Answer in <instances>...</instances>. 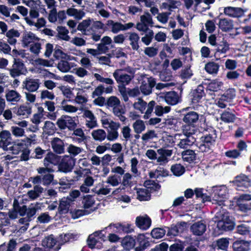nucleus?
Here are the masks:
<instances>
[{"label":"nucleus","mask_w":251,"mask_h":251,"mask_svg":"<svg viewBox=\"0 0 251 251\" xmlns=\"http://www.w3.org/2000/svg\"><path fill=\"white\" fill-rule=\"evenodd\" d=\"M195 142V139L193 136H185V138L181 139L177 146L181 149L187 148L192 146Z\"/></svg>","instance_id":"nucleus-50"},{"label":"nucleus","mask_w":251,"mask_h":251,"mask_svg":"<svg viewBox=\"0 0 251 251\" xmlns=\"http://www.w3.org/2000/svg\"><path fill=\"white\" fill-rule=\"evenodd\" d=\"M91 24V20L90 19L84 20L79 23L77 25V29L81 31V33L84 35H88L89 30L88 29Z\"/></svg>","instance_id":"nucleus-42"},{"label":"nucleus","mask_w":251,"mask_h":251,"mask_svg":"<svg viewBox=\"0 0 251 251\" xmlns=\"http://www.w3.org/2000/svg\"><path fill=\"white\" fill-rule=\"evenodd\" d=\"M109 226H110L111 228H113L116 232L120 233H129L133 230L131 225L128 224L123 225L118 223L113 225L110 224Z\"/></svg>","instance_id":"nucleus-23"},{"label":"nucleus","mask_w":251,"mask_h":251,"mask_svg":"<svg viewBox=\"0 0 251 251\" xmlns=\"http://www.w3.org/2000/svg\"><path fill=\"white\" fill-rule=\"evenodd\" d=\"M70 201L68 199L64 198L60 201L58 206V211L60 214H65L68 212L70 205Z\"/></svg>","instance_id":"nucleus-51"},{"label":"nucleus","mask_w":251,"mask_h":251,"mask_svg":"<svg viewBox=\"0 0 251 251\" xmlns=\"http://www.w3.org/2000/svg\"><path fill=\"white\" fill-rule=\"evenodd\" d=\"M24 144L22 142H12L8 147V151H11L14 154H18L23 148Z\"/></svg>","instance_id":"nucleus-54"},{"label":"nucleus","mask_w":251,"mask_h":251,"mask_svg":"<svg viewBox=\"0 0 251 251\" xmlns=\"http://www.w3.org/2000/svg\"><path fill=\"white\" fill-rule=\"evenodd\" d=\"M91 136L95 141L102 142L106 138V132L103 129H97L92 131Z\"/></svg>","instance_id":"nucleus-41"},{"label":"nucleus","mask_w":251,"mask_h":251,"mask_svg":"<svg viewBox=\"0 0 251 251\" xmlns=\"http://www.w3.org/2000/svg\"><path fill=\"white\" fill-rule=\"evenodd\" d=\"M58 31V37L63 40L68 41L70 40V37L68 35L69 30L63 26H58L57 28Z\"/></svg>","instance_id":"nucleus-61"},{"label":"nucleus","mask_w":251,"mask_h":251,"mask_svg":"<svg viewBox=\"0 0 251 251\" xmlns=\"http://www.w3.org/2000/svg\"><path fill=\"white\" fill-rule=\"evenodd\" d=\"M57 69L62 73L69 72L72 67L70 63L67 61L61 60L57 65Z\"/></svg>","instance_id":"nucleus-63"},{"label":"nucleus","mask_w":251,"mask_h":251,"mask_svg":"<svg viewBox=\"0 0 251 251\" xmlns=\"http://www.w3.org/2000/svg\"><path fill=\"white\" fill-rule=\"evenodd\" d=\"M9 75L13 78H15L25 74L26 69L24 63L20 59H14L11 68L8 69Z\"/></svg>","instance_id":"nucleus-4"},{"label":"nucleus","mask_w":251,"mask_h":251,"mask_svg":"<svg viewBox=\"0 0 251 251\" xmlns=\"http://www.w3.org/2000/svg\"><path fill=\"white\" fill-rule=\"evenodd\" d=\"M156 104L154 100H151L148 103L141 98H138L133 104L134 109L139 111L141 113L144 114V119H148L151 116Z\"/></svg>","instance_id":"nucleus-1"},{"label":"nucleus","mask_w":251,"mask_h":251,"mask_svg":"<svg viewBox=\"0 0 251 251\" xmlns=\"http://www.w3.org/2000/svg\"><path fill=\"white\" fill-rule=\"evenodd\" d=\"M181 155L184 161L189 163L193 162L196 157V154L192 150H187L182 151Z\"/></svg>","instance_id":"nucleus-53"},{"label":"nucleus","mask_w":251,"mask_h":251,"mask_svg":"<svg viewBox=\"0 0 251 251\" xmlns=\"http://www.w3.org/2000/svg\"><path fill=\"white\" fill-rule=\"evenodd\" d=\"M251 241L238 239L233 242L232 248L234 251H248L250 250Z\"/></svg>","instance_id":"nucleus-15"},{"label":"nucleus","mask_w":251,"mask_h":251,"mask_svg":"<svg viewBox=\"0 0 251 251\" xmlns=\"http://www.w3.org/2000/svg\"><path fill=\"white\" fill-rule=\"evenodd\" d=\"M164 99L167 104L174 105L179 102V97L176 92L175 91H170L165 94L164 96Z\"/></svg>","instance_id":"nucleus-26"},{"label":"nucleus","mask_w":251,"mask_h":251,"mask_svg":"<svg viewBox=\"0 0 251 251\" xmlns=\"http://www.w3.org/2000/svg\"><path fill=\"white\" fill-rule=\"evenodd\" d=\"M154 109L155 115L158 117H161L164 114L168 113L171 108L169 106H163L161 105H155Z\"/></svg>","instance_id":"nucleus-57"},{"label":"nucleus","mask_w":251,"mask_h":251,"mask_svg":"<svg viewBox=\"0 0 251 251\" xmlns=\"http://www.w3.org/2000/svg\"><path fill=\"white\" fill-rule=\"evenodd\" d=\"M136 239L130 236H126L122 242L123 247L127 250L133 248L136 245Z\"/></svg>","instance_id":"nucleus-48"},{"label":"nucleus","mask_w":251,"mask_h":251,"mask_svg":"<svg viewBox=\"0 0 251 251\" xmlns=\"http://www.w3.org/2000/svg\"><path fill=\"white\" fill-rule=\"evenodd\" d=\"M0 148L8 151V147L12 144V138L10 131L6 130L0 132Z\"/></svg>","instance_id":"nucleus-10"},{"label":"nucleus","mask_w":251,"mask_h":251,"mask_svg":"<svg viewBox=\"0 0 251 251\" xmlns=\"http://www.w3.org/2000/svg\"><path fill=\"white\" fill-rule=\"evenodd\" d=\"M95 179L93 177L87 176L84 177L82 184L80 186V191L84 193H88L90 192V188L94 185Z\"/></svg>","instance_id":"nucleus-17"},{"label":"nucleus","mask_w":251,"mask_h":251,"mask_svg":"<svg viewBox=\"0 0 251 251\" xmlns=\"http://www.w3.org/2000/svg\"><path fill=\"white\" fill-rule=\"evenodd\" d=\"M134 176L128 173L125 174L123 177L122 185L125 187H131L134 184Z\"/></svg>","instance_id":"nucleus-52"},{"label":"nucleus","mask_w":251,"mask_h":251,"mask_svg":"<svg viewBox=\"0 0 251 251\" xmlns=\"http://www.w3.org/2000/svg\"><path fill=\"white\" fill-rule=\"evenodd\" d=\"M153 24L151 15L149 12L145 11L144 14L140 16V21L136 23L135 27L139 32H147L150 30L149 27H152Z\"/></svg>","instance_id":"nucleus-2"},{"label":"nucleus","mask_w":251,"mask_h":251,"mask_svg":"<svg viewBox=\"0 0 251 251\" xmlns=\"http://www.w3.org/2000/svg\"><path fill=\"white\" fill-rule=\"evenodd\" d=\"M106 26L108 29L114 34L123 31L122 24L120 22H114L112 20H109L106 22Z\"/></svg>","instance_id":"nucleus-31"},{"label":"nucleus","mask_w":251,"mask_h":251,"mask_svg":"<svg viewBox=\"0 0 251 251\" xmlns=\"http://www.w3.org/2000/svg\"><path fill=\"white\" fill-rule=\"evenodd\" d=\"M218 25L219 27L224 32L229 31L234 27L233 21L226 18L220 19Z\"/></svg>","instance_id":"nucleus-30"},{"label":"nucleus","mask_w":251,"mask_h":251,"mask_svg":"<svg viewBox=\"0 0 251 251\" xmlns=\"http://www.w3.org/2000/svg\"><path fill=\"white\" fill-rule=\"evenodd\" d=\"M74 238V235L72 233L61 234L58 238L57 246L54 248L55 251H58L61 248L62 245L69 242L71 239Z\"/></svg>","instance_id":"nucleus-39"},{"label":"nucleus","mask_w":251,"mask_h":251,"mask_svg":"<svg viewBox=\"0 0 251 251\" xmlns=\"http://www.w3.org/2000/svg\"><path fill=\"white\" fill-rule=\"evenodd\" d=\"M39 40V38L31 32H26L23 36L22 43L24 47H27L35 41Z\"/></svg>","instance_id":"nucleus-34"},{"label":"nucleus","mask_w":251,"mask_h":251,"mask_svg":"<svg viewBox=\"0 0 251 251\" xmlns=\"http://www.w3.org/2000/svg\"><path fill=\"white\" fill-rule=\"evenodd\" d=\"M18 223L15 226V231L19 233H24L28 228L29 226V221H18Z\"/></svg>","instance_id":"nucleus-59"},{"label":"nucleus","mask_w":251,"mask_h":251,"mask_svg":"<svg viewBox=\"0 0 251 251\" xmlns=\"http://www.w3.org/2000/svg\"><path fill=\"white\" fill-rule=\"evenodd\" d=\"M215 247L217 249L226 251L229 245V240L227 238H222L217 240L215 242Z\"/></svg>","instance_id":"nucleus-62"},{"label":"nucleus","mask_w":251,"mask_h":251,"mask_svg":"<svg viewBox=\"0 0 251 251\" xmlns=\"http://www.w3.org/2000/svg\"><path fill=\"white\" fill-rule=\"evenodd\" d=\"M224 13L225 15L232 18L242 17L244 14V10L240 7L227 6L225 7Z\"/></svg>","instance_id":"nucleus-14"},{"label":"nucleus","mask_w":251,"mask_h":251,"mask_svg":"<svg viewBox=\"0 0 251 251\" xmlns=\"http://www.w3.org/2000/svg\"><path fill=\"white\" fill-rule=\"evenodd\" d=\"M220 65L214 62H209L205 65L206 72L210 75H216L219 70Z\"/></svg>","instance_id":"nucleus-46"},{"label":"nucleus","mask_w":251,"mask_h":251,"mask_svg":"<svg viewBox=\"0 0 251 251\" xmlns=\"http://www.w3.org/2000/svg\"><path fill=\"white\" fill-rule=\"evenodd\" d=\"M66 13L68 15L74 17L77 20H81L85 16V12L83 10L72 7L67 9Z\"/></svg>","instance_id":"nucleus-47"},{"label":"nucleus","mask_w":251,"mask_h":251,"mask_svg":"<svg viewBox=\"0 0 251 251\" xmlns=\"http://www.w3.org/2000/svg\"><path fill=\"white\" fill-rule=\"evenodd\" d=\"M137 199L140 201H148L150 199L151 195L147 188H139L137 191Z\"/></svg>","instance_id":"nucleus-55"},{"label":"nucleus","mask_w":251,"mask_h":251,"mask_svg":"<svg viewBox=\"0 0 251 251\" xmlns=\"http://www.w3.org/2000/svg\"><path fill=\"white\" fill-rule=\"evenodd\" d=\"M132 127L135 133L140 134L145 130L146 126L143 121L139 119L133 123Z\"/></svg>","instance_id":"nucleus-56"},{"label":"nucleus","mask_w":251,"mask_h":251,"mask_svg":"<svg viewBox=\"0 0 251 251\" xmlns=\"http://www.w3.org/2000/svg\"><path fill=\"white\" fill-rule=\"evenodd\" d=\"M43 104L49 111L46 115L47 117L50 120H55L57 118V114L56 112H54L55 110L54 102L48 100L45 101Z\"/></svg>","instance_id":"nucleus-19"},{"label":"nucleus","mask_w":251,"mask_h":251,"mask_svg":"<svg viewBox=\"0 0 251 251\" xmlns=\"http://www.w3.org/2000/svg\"><path fill=\"white\" fill-rule=\"evenodd\" d=\"M187 224L185 222H178L175 226H172L171 227H167V235L176 236L179 233H182L186 228Z\"/></svg>","instance_id":"nucleus-12"},{"label":"nucleus","mask_w":251,"mask_h":251,"mask_svg":"<svg viewBox=\"0 0 251 251\" xmlns=\"http://www.w3.org/2000/svg\"><path fill=\"white\" fill-rule=\"evenodd\" d=\"M44 188L39 185H34L32 190L27 192L26 195L29 199L34 200L37 199L43 193Z\"/></svg>","instance_id":"nucleus-33"},{"label":"nucleus","mask_w":251,"mask_h":251,"mask_svg":"<svg viewBox=\"0 0 251 251\" xmlns=\"http://www.w3.org/2000/svg\"><path fill=\"white\" fill-rule=\"evenodd\" d=\"M95 202L94 197L90 195H87L83 197L82 203L85 208H89L92 207Z\"/></svg>","instance_id":"nucleus-64"},{"label":"nucleus","mask_w":251,"mask_h":251,"mask_svg":"<svg viewBox=\"0 0 251 251\" xmlns=\"http://www.w3.org/2000/svg\"><path fill=\"white\" fill-rule=\"evenodd\" d=\"M235 95L234 92L232 90L227 91L226 95H223L220 100H218L217 104L218 106L222 108H226V105L225 103V101H227L228 99H232L235 97Z\"/></svg>","instance_id":"nucleus-37"},{"label":"nucleus","mask_w":251,"mask_h":251,"mask_svg":"<svg viewBox=\"0 0 251 251\" xmlns=\"http://www.w3.org/2000/svg\"><path fill=\"white\" fill-rule=\"evenodd\" d=\"M204 96V92L202 87L199 86L197 89L194 90L191 95V100L193 103H196L200 101Z\"/></svg>","instance_id":"nucleus-49"},{"label":"nucleus","mask_w":251,"mask_h":251,"mask_svg":"<svg viewBox=\"0 0 251 251\" xmlns=\"http://www.w3.org/2000/svg\"><path fill=\"white\" fill-rule=\"evenodd\" d=\"M40 85L39 79L31 77H26L22 83L23 88L28 92H36L39 88Z\"/></svg>","instance_id":"nucleus-6"},{"label":"nucleus","mask_w":251,"mask_h":251,"mask_svg":"<svg viewBox=\"0 0 251 251\" xmlns=\"http://www.w3.org/2000/svg\"><path fill=\"white\" fill-rule=\"evenodd\" d=\"M157 153L156 162L159 165L163 166L169 162V158L172 156L173 151L161 148L157 150Z\"/></svg>","instance_id":"nucleus-8"},{"label":"nucleus","mask_w":251,"mask_h":251,"mask_svg":"<svg viewBox=\"0 0 251 251\" xmlns=\"http://www.w3.org/2000/svg\"><path fill=\"white\" fill-rule=\"evenodd\" d=\"M56 125L61 130L68 128L69 130H73L76 126V124L74 119L67 115H63L59 118L56 122Z\"/></svg>","instance_id":"nucleus-3"},{"label":"nucleus","mask_w":251,"mask_h":251,"mask_svg":"<svg viewBox=\"0 0 251 251\" xmlns=\"http://www.w3.org/2000/svg\"><path fill=\"white\" fill-rule=\"evenodd\" d=\"M215 47L216 52L225 54L229 50V44L223 38L221 40L217 39V44Z\"/></svg>","instance_id":"nucleus-24"},{"label":"nucleus","mask_w":251,"mask_h":251,"mask_svg":"<svg viewBox=\"0 0 251 251\" xmlns=\"http://www.w3.org/2000/svg\"><path fill=\"white\" fill-rule=\"evenodd\" d=\"M37 210V208L32 204H30L28 208L26 205H24L23 207L21 209L19 215L22 217L26 216L30 219L35 215Z\"/></svg>","instance_id":"nucleus-25"},{"label":"nucleus","mask_w":251,"mask_h":251,"mask_svg":"<svg viewBox=\"0 0 251 251\" xmlns=\"http://www.w3.org/2000/svg\"><path fill=\"white\" fill-rule=\"evenodd\" d=\"M136 239V244L138 246L135 248V251H143L150 245L148 238L144 234H139Z\"/></svg>","instance_id":"nucleus-13"},{"label":"nucleus","mask_w":251,"mask_h":251,"mask_svg":"<svg viewBox=\"0 0 251 251\" xmlns=\"http://www.w3.org/2000/svg\"><path fill=\"white\" fill-rule=\"evenodd\" d=\"M123 70L116 69L113 73V76L118 83L128 85L134 78V76L123 73Z\"/></svg>","instance_id":"nucleus-7"},{"label":"nucleus","mask_w":251,"mask_h":251,"mask_svg":"<svg viewBox=\"0 0 251 251\" xmlns=\"http://www.w3.org/2000/svg\"><path fill=\"white\" fill-rule=\"evenodd\" d=\"M56 244H58V240L52 234L45 237L42 241V246L49 249L52 248Z\"/></svg>","instance_id":"nucleus-45"},{"label":"nucleus","mask_w":251,"mask_h":251,"mask_svg":"<svg viewBox=\"0 0 251 251\" xmlns=\"http://www.w3.org/2000/svg\"><path fill=\"white\" fill-rule=\"evenodd\" d=\"M60 156L52 152H49L44 159V165L45 167H50V164L56 165L60 161Z\"/></svg>","instance_id":"nucleus-21"},{"label":"nucleus","mask_w":251,"mask_h":251,"mask_svg":"<svg viewBox=\"0 0 251 251\" xmlns=\"http://www.w3.org/2000/svg\"><path fill=\"white\" fill-rule=\"evenodd\" d=\"M198 221L193 224L190 227V230L194 235L197 236L202 235L206 230V225L201 222Z\"/></svg>","instance_id":"nucleus-22"},{"label":"nucleus","mask_w":251,"mask_h":251,"mask_svg":"<svg viewBox=\"0 0 251 251\" xmlns=\"http://www.w3.org/2000/svg\"><path fill=\"white\" fill-rule=\"evenodd\" d=\"M234 183L239 189L243 188H248L251 185V181L249 177L244 175H241L235 177Z\"/></svg>","instance_id":"nucleus-16"},{"label":"nucleus","mask_w":251,"mask_h":251,"mask_svg":"<svg viewBox=\"0 0 251 251\" xmlns=\"http://www.w3.org/2000/svg\"><path fill=\"white\" fill-rule=\"evenodd\" d=\"M112 113L123 123L125 124L127 121V118L124 115L126 113L125 109L121 105V103L120 105L112 108Z\"/></svg>","instance_id":"nucleus-28"},{"label":"nucleus","mask_w":251,"mask_h":251,"mask_svg":"<svg viewBox=\"0 0 251 251\" xmlns=\"http://www.w3.org/2000/svg\"><path fill=\"white\" fill-rule=\"evenodd\" d=\"M235 225L233 221H217V226L219 229L223 231L232 230Z\"/></svg>","instance_id":"nucleus-29"},{"label":"nucleus","mask_w":251,"mask_h":251,"mask_svg":"<svg viewBox=\"0 0 251 251\" xmlns=\"http://www.w3.org/2000/svg\"><path fill=\"white\" fill-rule=\"evenodd\" d=\"M121 124L117 122L107 130L106 138L109 141H114L117 140L119 136L118 129L120 127Z\"/></svg>","instance_id":"nucleus-18"},{"label":"nucleus","mask_w":251,"mask_h":251,"mask_svg":"<svg viewBox=\"0 0 251 251\" xmlns=\"http://www.w3.org/2000/svg\"><path fill=\"white\" fill-rule=\"evenodd\" d=\"M209 130V133L206 134L204 136L202 137L201 139L203 142L211 145L215 142L217 138V134L216 130L213 128H210Z\"/></svg>","instance_id":"nucleus-43"},{"label":"nucleus","mask_w":251,"mask_h":251,"mask_svg":"<svg viewBox=\"0 0 251 251\" xmlns=\"http://www.w3.org/2000/svg\"><path fill=\"white\" fill-rule=\"evenodd\" d=\"M141 37L142 42L146 46H149L152 42L154 37V32L152 30H149Z\"/></svg>","instance_id":"nucleus-60"},{"label":"nucleus","mask_w":251,"mask_h":251,"mask_svg":"<svg viewBox=\"0 0 251 251\" xmlns=\"http://www.w3.org/2000/svg\"><path fill=\"white\" fill-rule=\"evenodd\" d=\"M128 34L129 45L132 49L134 50H138L140 48L139 45V35L136 32H129Z\"/></svg>","instance_id":"nucleus-32"},{"label":"nucleus","mask_w":251,"mask_h":251,"mask_svg":"<svg viewBox=\"0 0 251 251\" xmlns=\"http://www.w3.org/2000/svg\"><path fill=\"white\" fill-rule=\"evenodd\" d=\"M236 116L229 109L226 110L221 114V119L226 123H233L236 119Z\"/></svg>","instance_id":"nucleus-44"},{"label":"nucleus","mask_w":251,"mask_h":251,"mask_svg":"<svg viewBox=\"0 0 251 251\" xmlns=\"http://www.w3.org/2000/svg\"><path fill=\"white\" fill-rule=\"evenodd\" d=\"M182 130L185 136H193L196 132V127L195 125L186 124L182 126Z\"/></svg>","instance_id":"nucleus-58"},{"label":"nucleus","mask_w":251,"mask_h":251,"mask_svg":"<svg viewBox=\"0 0 251 251\" xmlns=\"http://www.w3.org/2000/svg\"><path fill=\"white\" fill-rule=\"evenodd\" d=\"M211 193L213 201L217 202L219 205L223 204V201L226 198V189L225 187H214Z\"/></svg>","instance_id":"nucleus-9"},{"label":"nucleus","mask_w":251,"mask_h":251,"mask_svg":"<svg viewBox=\"0 0 251 251\" xmlns=\"http://www.w3.org/2000/svg\"><path fill=\"white\" fill-rule=\"evenodd\" d=\"M32 107L27 103L22 104L18 107L17 111V115L19 116H22L23 118H26L32 113Z\"/></svg>","instance_id":"nucleus-35"},{"label":"nucleus","mask_w":251,"mask_h":251,"mask_svg":"<svg viewBox=\"0 0 251 251\" xmlns=\"http://www.w3.org/2000/svg\"><path fill=\"white\" fill-rule=\"evenodd\" d=\"M83 117L85 119V123L87 127L92 129L98 126L96 118L91 111L84 110Z\"/></svg>","instance_id":"nucleus-11"},{"label":"nucleus","mask_w":251,"mask_h":251,"mask_svg":"<svg viewBox=\"0 0 251 251\" xmlns=\"http://www.w3.org/2000/svg\"><path fill=\"white\" fill-rule=\"evenodd\" d=\"M198 114L194 111H191L186 114L183 118V121L188 124L195 125L199 120Z\"/></svg>","instance_id":"nucleus-36"},{"label":"nucleus","mask_w":251,"mask_h":251,"mask_svg":"<svg viewBox=\"0 0 251 251\" xmlns=\"http://www.w3.org/2000/svg\"><path fill=\"white\" fill-rule=\"evenodd\" d=\"M21 97V95L14 90L8 91L5 94L7 101L13 104L20 102Z\"/></svg>","instance_id":"nucleus-27"},{"label":"nucleus","mask_w":251,"mask_h":251,"mask_svg":"<svg viewBox=\"0 0 251 251\" xmlns=\"http://www.w3.org/2000/svg\"><path fill=\"white\" fill-rule=\"evenodd\" d=\"M51 146L54 152L58 154L64 153V143L63 140L59 138H53L51 141Z\"/></svg>","instance_id":"nucleus-20"},{"label":"nucleus","mask_w":251,"mask_h":251,"mask_svg":"<svg viewBox=\"0 0 251 251\" xmlns=\"http://www.w3.org/2000/svg\"><path fill=\"white\" fill-rule=\"evenodd\" d=\"M180 5V2L176 0H166L162 2L161 5V8L164 9L168 10L170 12L173 9L177 8Z\"/></svg>","instance_id":"nucleus-40"},{"label":"nucleus","mask_w":251,"mask_h":251,"mask_svg":"<svg viewBox=\"0 0 251 251\" xmlns=\"http://www.w3.org/2000/svg\"><path fill=\"white\" fill-rule=\"evenodd\" d=\"M5 35L7 38V42L11 45H14L17 42L16 38L20 36V33L18 30L12 28L8 30Z\"/></svg>","instance_id":"nucleus-38"},{"label":"nucleus","mask_w":251,"mask_h":251,"mask_svg":"<svg viewBox=\"0 0 251 251\" xmlns=\"http://www.w3.org/2000/svg\"><path fill=\"white\" fill-rule=\"evenodd\" d=\"M58 164V171L67 173L73 170L75 165V160L71 156L65 155Z\"/></svg>","instance_id":"nucleus-5"}]
</instances>
